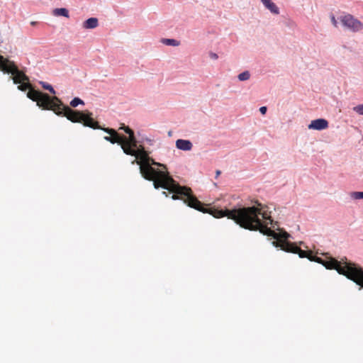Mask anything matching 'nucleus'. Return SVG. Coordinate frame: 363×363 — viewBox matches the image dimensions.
<instances>
[{
	"label": "nucleus",
	"mask_w": 363,
	"mask_h": 363,
	"mask_svg": "<svg viewBox=\"0 0 363 363\" xmlns=\"http://www.w3.org/2000/svg\"><path fill=\"white\" fill-rule=\"evenodd\" d=\"M190 207L203 213H208L217 218L226 216L245 229L253 231L259 230L262 234L273 238L279 237L278 233L269 227V225H272L273 220L267 211L264 209L265 207L259 203L253 206L223 210L208 206H205L199 201V203H196L194 206Z\"/></svg>",
	"instance_id": "f257e3e1"
},
{
	"label": "nucleus",
	"mask_w": 363,
	"mask_h": 363,
	"mask_svg": "<svg viewBox=\"0 0 363 363\" xmlns=\"http://www.w3.org/2000/svg\"><path fill=\"white\" fill-rule=\"evenodd\" d=\"M277 233L279 237L274 238L276 240L272 242L274 246L279 247L286 252L298 254L301 258L306 257L311 261L322 264L326 269H335L339 274L345 275L363 288V269L361 267H357L354 263L346 262V258L345 259V261L343 259L337 261L335 258L324 260L320 257L313 255L311 251L303 250L294 243L288 242L287 239L289 234L286 232Z\"/></svg>",
	"instance_id": "f03ea898"
},
{
	"label": "nucleus",
	"mask_w": 363,
	"mask_h": 363,
	"mask_svg": "<svg viewBox=\"0 0 363 363\" xmlns=\"http://www.w3.org/2000/svg\"><path fill=\"white\" fill-rule=\"evenodd\" d=\"M147 162L150 169L142 170L140 174L145 179L152 181L155 189L161 187L168 190L173 193L172 196L173 200H182L188 206H194L196 203H199L191 189L179 185L169 176L165 165L155 162L150 157Z\"/></svg>",
	"instance_id": "7ed1b4c3"
},
{
	"label": "nucleus",
	"mask_w": 363,
	"mask_h": 363,
	"mask_svg": "<svg viewBox=\"0 0 363 363\" xmlns=\"http://www.w3.org/2000/svg\"><path fill=\"white\" fill-rule=\"evenodd\" d=\"M35 96H41L40 102L44 105L46 108H51L54 113L60 116H65L72 123H82L84 126L94 129H101L108 133L111 136L112 144L118 143L122 147L123 136H121L116 130L109 128H101L99 123L92 118L93 113L88 111H77L72 109L69 106H65L61 100L55 97L50 99L47 95L34 92Z\"/></svg>",
	"instance_id": "20e7f679"
},
{
	"label": "nucleus",
	"mask_w": 363,
	"mask_h": 363,
	"mask_svg": "<svg viewBox=\"0 0 363 363\" xmlns=\"http://www.w3.org/2000/svg\"><path fill=\"white\" fill-rule=\"evenodd\" d=\"M0 70L4 73L11 74L14 84H18L29 81L28 76L23 72L19 70L13 61H10L2 55H0Z\"/></svg>",
	"instance_id": "39448f33"
},
{
	"label": "nucleus",
	"mask_w": 363,
	"mask_h": 363,
	"mask_svg": "<svg viewBox=\"0 0 363 363\" xmlns=\"http://www.w3.org/2000/svg\"><path fill=\"white\" fill-rule=\"evenodd\" d=\"M125 133L128 134V137L123 136L122 150L126 155H135L137 153L135 148L138 146V141L135 137L134 132L130 128H127Z\"/></svg>",
	"instance_id": "423d86ee"
},
{
	"label": "nucleus",
	"mask_w": 363,
	"mask_h": 363,
	"mask_svg": "<svg viewBox=\"0 0 363 363\" xmlns=\"http://www.w3.org/2000/svg\"><path fill=\"white\" fill-rule=\"evenodd\" d=\"M18 89L21 91H26L27 89H30L28 91V92L27 93V96L33 100V101H36L37 102V105L42 108L43 109H45V110H51L54 112V111L51 108H46L44 107V105L40 104V99H41V96H35V95H34V92H37V93H39V94H41L43 95H47L50 99H53L55 96H53V97H50L48 94H45V93H43L40 91H37V90H35L33 89H31V85L29 83V81L28 82H21L19 84L18 86Z\"/></svg>",
	"instance_id": "0eeeda50"
},
{
	"label": "nucleus",
	"mask_w": 363,
	"mask_h": 363,
	"mask_svg": "<svg viewBox=\"0 0 363 363\" xmlns=\"http://www.w3.org/2000/svg\"><path fill=\"white\" fill-rule=\"evenodd\" d=\"M340 21L345 27L353 32H358L363 29V23L351 14L341 16Z\"/></svg>",
	"instance_id": "6e6552de"
},
{
	"label": "nucleus",
	"mask_w": 363,
	"mask_h": 363,
	"mask_svg": "<svg viewBox=\"0 0 363 363\" xmlns=\"http://www.w3.org/2000/svg\"><path fill=\"white\" fill-rule=\"evenodd\" d=\"M136 154L134 155L136 157V160H134L132 163L134 164L136 162L138 164L140 165V172H141L142 170H144L145 169H150L148 167L147 162V160H149V155L148 153L144 150V148L140 146V148H138L136 150Z\"/></svg>",
	"instance_id": "1a4fd4ad"
},
{
	"label": "nucleus",
	"mask_w": 363,
	"mask_h": 363,
	"mask_svg": "<svg viewBox=\"0 0 363 363\" xmlns=\"http://www.w3.org/2000/svg\"><path fill=\"white\" fill-rule=\"evenodd\" d=\"M308 129L322 130L328 128V121L324 118L313 120L308 126Z\"/></svg>",
	"instance_id": "9d476101"
},
{
	"label": "nucleus",
	"mask_w": 363,
	"mask_h": 363,
	"mask_svg": "<svg viewBox=\"0 0 363 363\" xmlns=\"http://www.w3.org/2000/svg\"><path fill=\"white\" fill-rule=\"evenodd\" d=\"M176 147L179 150L189 151L192 149L193 145L190 140L178 139L176 141Z\"/></svg>",
	"instance_id": "9b49d317"
},
{
	"label": "nucleus",
	"mask_w": 363,
	"mask_h": 363,
	"mask_svg": "<svg viewBox=\"0 0 363 363\" xmlns=\"http://www.w3.org/2000/svg\"><path fill=\"white\" fill-rule=\"evenodd\" d=\"M264 6L274 14H279V9L272 0H261Z\"/></svg>",
	"instance_id": "f8f14e48"
},
{
	"label": "nucleus",
	"mask_w": 363,
	"mask_h": 363,
	"mask_svg": "<svg viewBox=\"0 0 363 363\" xmlns=\"http://www.w3.org/2000/svg\"><path fill=\"white\" fill-rule=\"evenodd\" d=\"M99 21L96 18H89L83 23V28L85 29H93L98 26Z\"/></svg>",
	"instance_id": "ddd939ff"
},
{
	"label": "nucleus",
	"mask_w": 363,
	"mask_h": 363,
	"mask_svg": "<svg viewBox=\"0 0 363 363\" xmlns=\"http://www.w3.org/2000/svg\"><path fill=\"white\" fill-rule=\"evenodd\" d=\"M52 15H54L55 16H64V17H66V18H69V11L65 8L55 9L52 11Z\"/></svg>",
	"instance_id": "4468645a"
},
{
	"label": "nucleus",
	"mask_w": 363,
	"mask_h": 363,
	"mask_svg": "<svg viewBox=\"0 0 363 363\" xmlns=\"http://www.w3.org/2000/svg\"><path fill=\"white\" fill-rule=\"evenodd\" d=\"M161 42L166 45L170 46H178L180 44L179 41L174 39L162 38Z\"/></svg>",
	"instance_id": "2eb2a0df"
},
{
	"label": "nucleus",
	"mask_w": 363,
	"mask_h": 363,
	"mask_svg": "<svg viewBox=\"0 0 363 363\" xmlns=\"http://www.w3.org/2000/svg\"><path fill=\"white\" fill-rule=\"evenodd\" d=\"M40 84L43 89L49 91L52 94H55V91L50 84L44 82H40Z\"/></svg>",
	"instance_id": "dca6fc26"
},
{
	"label": "nucleus",
	"mask_w": 363,
	"mask_h": 363,
	"mask_svg": "<svg viewBox=\"0 0 363 363\" xmlns=\"http://www.w3.org/2000/svg\"><path fill=\"white\" fill-rule=\"evenodd\" d=\"M238 77L240 81H245L250 79V74L248 71H245L240 73Z\"/></svg>",
	"instance_id": "f3484780"
},
{
	"label": "nucleus",
	"mask_w": 363,
	"mask_h": 363,
	"mask_svg": "<svg viewBox=\"0 0 363 363\" xmlns=\"http://www.w3.org/2000/svg\"><path fill=\"white\" fill-rule=\"evenodd\" d=\"M79 104H84V101L77 97L73 99L70 102L72 107H77Z\"/></svg>",
	"instance_id": "a211bd4d"
},
{
	"label": "nucleus",
	"mask_w": 363,
	"mask_h": 363,
	"mask_svg": "<svg viewBox=\"0 0 363 363\" xmlns=\"http://www.w3.org/2000/svg\"><path fill=\"white\" fill-rule=\"evenodd\" d=\"M351 196L354 199H363V192L354 191L351 194Z\"/></svg>",
	"instance_id": "6ab92c4d"
},
{
	"label": "nucleus",
	"mask_w": 363,
	"mask_h": 363,
	"mask_svg": "<svg viewBox=\"0 0 363 363\" xmlns=\"http://www.w3.org/2000/svg\"><path fill=\"white\" fill-rule=\"evenodd\" d=\"M353 110L360 115H363V104L358 105L353 108Z\"/></svg>",
	"instance_id": "aec40b11"
},
{
	"label": "nucleus",
	"mask_w": 363,
	"mask_h": 363,
	"mask_svg": "<svg viewBox=\"0 0 363 363\" xmlns=\"http://www.w3.org/2000/svg\"><path fill=\"white\" fill-rule=\"evenodd\" d=\"M330 18H331V22H332L333 25L335 27H337V21L335 17L333 15H331Z\"/></svg>",
	"instance_id": "412c9836"
},
{
	"label": "nucleus",
	"mask_w": 363,
	"mask_h": 363,
	"mask_svg": "<svg viewBox=\"0 0 363 363\" xmlns=\"http://www.w3.org/2000/svg\"><path fill=\"white\" fill-rule=\"evenodd\" d=\"M267 107L266 106H262L259 108V111L262 115H264L267 112Z\"/></svg>",
	"instance_id": "4be33fe9"
},
{
	"label": "nucleus",
	"mask_w": 363,
	"mask_h": 363,
	"mask_svg": "<svg viewBox=\"0 0 363 363\" xmlns=\"http://www.w3.org/2000/svg\"><path fill=\"white\" fill-rule=\"evenodd\" d=\"M104 140H106V141H108L110 142L111 143H112V140H111V136H105L104 137Z\"/></svg>",
	"instance_id": "5701e85b"
},
{
	"label": "nucleus",
	"mask_w": 363,
	"mask_h": 363,
	"mask_svg": "<svg viewBox=\"0 0 363 363\" xmlns=\"http://www.w3.org/2000/svg\"><path fill=\"white\" fill-rule=\"evenodd\" d=\"M127 128H129L128 126H125L124 124H122L121 126L119 128V130H123L125 132V129Z\"/></svg>",
	"instance_id": "b1692460"
},
{
	"label": "nucleus",
	"mask_w": 363,
	"mask_h": 363,
	"mask_svg": "<svg viewBox=\"0 0 363 363\" xmlns=\"http://www.w3.org/2000/svg\"><path fill=\"white\" fill-rule=\"evenodd\" d=\"M216 174V177H218L220 174V170H217Z\"/></svg>",
	"instance_id": "393cba45"
},
{
	"label": "nucleus",
	"mask_w": 363,
	"mask_h": 363,
	"mask_svg": "<svg viewBox=\"0 0 363 363\" xmlns=\"http://www.w3.org/2000/svg\"><path fill=\"white\" fill-rule=\"evenodd\" d=\"M212 56H213V57H214V58H217V57H218V56H217V55H216V54H213Z\"/></svg>",
	"instance_id": "a878e982"
},
{
	"label": "nucleus",
	"mask_w": 363,
	"mask_h": 363,
	"mask_svg": "<svg viewBox=\"0 0 363 363\" xmlns=\"http://www.w3.org/2000/svg\"><path fill=\"white\" fill-rule=\"evenodd\" d=\"M163 194H165L166 196H167V194H166V192L164 191Z\"/></svg>",
	"instance_id": "bb28decb"
}]
</instances>
